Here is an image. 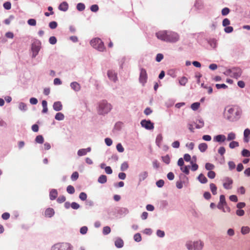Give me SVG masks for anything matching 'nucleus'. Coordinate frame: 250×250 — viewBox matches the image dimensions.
<instances>
[{
	"mask_svg": "<svg viewBox=\"0 0 250 250\" xmlns=\"http://www.w3.org/2000/svg\"><path fill=\"white\" fill-rule=\"evenodd\" d=\"M242 110L236 106H228L225 108L224 116L226 119L230 122H235L240 119Z\"/></svg>",
	"mask_w": 250,
	"mask_h": 250,
	"instance_id": "1",
	"label": "nucleus"
},
{
	"mask_svg": "<svg viewBox=\"0 0 250 250\" xmlns=\"http://www.w3.org/2000/svg\"><path fill=\"white\" fill-rule=\"evenodd\" d=\"M112 106L105 100H102L99 102L97 105V112L100 115H105L110 111Z\"/></svg>",
	"mask_w": 250,
	"mask_h": 250,
	"instance_id": "2",
	"label": "nucleus"
},
{
	"mask_svg": "<svg viewBox=\"0 0 250 250\" xmlns=\"http://www.w3.org/2000/svg\"><path fill=\"white\" fill-rule=\"evenodd\" d=\"M204 246V243L201 240L188 241L186 243V247L188 250H202Z\"/></svg>",
	"mask_w": 250,
	"mask_h": 250,
	"instance_id": "3",
	"label": "nucleus"
},
{
	"mask_svg": "<svg viewBox=\"0 0 250 250\" xmlns=\"http://www.w3.org/2000/svg\"><path fill=\"white\" fill-rule=\"evenodd\" d=\"M90 44L93 47L100 51H103L105 49L103 42L99 38H95L92 40L90 42Z\"/></svg>",
	"mask_w": 250,
	"mask_h": 250,
	"instance_id": "4",
	"label": "nucleus"
},
{
	"mask_svg": "<svg viewBox=\"0 0 250 250\" xmlns=\"http://www.w3.org/2000/svg\"><path fill=\"white\" fill-rule=\"evenodd\" d=\"M72 247L68 243H58L52 247V250H71Z\"/></svg>",
	"mask_w": 250,
	"mask_h": 250,
	"instance_id": "5",
	"label": "nucleus"
},
{
	"mask_svg": "<svg viewBox=\"0 0 250 250\" xmlns=\"http://www.w3.org/2000/svg\"><path fill=\"white\" fill-rule=\"evenodd\" d=\"M179 39L178 34L175 32L168 31L167 32V42H175Z\"/></svg>",
	"mask_w": 250,
	"mask_h": 250,
	"instance_id": "6",
	"label": "nucleus"
},
{
	"mask_svg": "<svg viewBox=\"0 0 250 250\" xmlns=\"http://www.w3.org/2000/svg\"><path fill=\"white\" fill-rule=\"evenodd\" d=\"M147 80V75L146 69L143 68H140V73L139 76V82L143 85L146 83Z\"/></svg>",
	"mask_w": 250,
	"mask_h": 250,
	"instance_id": "7",
	"label": "nucleus"
},
{
	"mask_svg": "<svg viewBox=\"0 0 250 250\" xmlns=\"http://www.w3.org/2000/svg\"><path fill=\"white\" fill-rule=\"evenodd\" d=\"M227 202L225 199V196L224 195H221L220 196V201L217 206V208L221 210L223 212H226V210L224 208L226 205Z\"/></svg>",
	"mask_w": 250,
	"mask_h": 250,
	"instance_id": "8",
	"label": "nucleus"
},
{
	"mask_svg": "<svg viewBox=\"0 0 250 250\" xmlns=\"http://www.w3.org/2000/svg\"><path fill=\"white\" fill-rule=\"evenodd\" d=\"M168 31H159L156 33L157 38L161 41L167 42Z\"/></svg>",
	"mask_w": 250,
	"mask_h": 250,
	"instance_id": "9",
	"label": "nucleus"
},
{
	"mask_svg": "<svg viewBox=\"0 0 250 250\" xmlns=\"http://www.w3.org/2000/svg\"><path fill=\"white\" fill-rule=\"evenodd\" d=\"M242 71L239 67H233L231 68V77L237 79L242 75Z\"/></svg>",
	"mask_w": 250,
	"mask_h": 250,
	"instance_id": "10",
	"label": "nucleus"
},
{
	"mask_svg": "<svg viewBox=\"0 0 250 250\" xmlns=\"http://www.w3.org/2000/svg\"><path fill=\"white\" fill-rule=\"evenodd\" d=\"M141 125L146 129L151 130L154 128L153 124L149 120H143L141 121Z\"/></svg>",
	"mask_w": 250,
	"mask_h": 250,
	"instance_id": "11",
	"label": "nucleus"
},
{
	"mask_svg": "<svg viewBox=\"0 0 250 250\" xmlns=\"http://www.w3.org/2000/svg\"><path fill=\"white\" fill-rule=\"evenodd\" d=\"M31 50L32 51V58H35L38 55L40 50V46L39 43H34L32 44Z\"/></svg>",
	"mask_w": 250,
	"mask_h": 250,
	"instance_id": "12",
	"label": "nucleus"
},
{
	"mask_svg": "<svg viewBox=\"0 0 250 250\" xmlns=\"http://www.w3.org/2000/svg\"><path fill=\"white\" fill-rule=\"evenodd\" d=\"M233 183L232 180L229 177H226L224 179L223 187L225 189H231L232 187L231 185Z\"/></svg>",
	"mask_w": 250,
	"mask_h": 250,
	"instance_id": "13",
	"label": "nucleus"
},
{
	"mask_svg": "<svg viewBox=\"0 0 250 250\" xmlns=\"http://www.w3.org/2000/svg\"><path fill=\"white\" fill-rule=\"evenodd\" d=\"M107 76L108 78L111 80L115 82L117 80V74L112 70H108L107 72Z\"/></svg>",
	"mask_w": 250,
	"mask_h": 250,
	"instance_id": "14",
	"label": "nucleus"
},
{
	"mask_svg": "<svg viewBox=\"0 0 250 250\" xmlns=\"http://www.w3.org/2000/svg\"><path fill=\"white\" fill-rule=\"evenodd\" d=\"M91 147H89L86 148L80 149L78 151V155L79 156H82L85 155L87 152L91 151Z\"/></svg>",
	"mask_w": 250,
	"mask_h": 250,
	"instance_id": "15",
	"label": "nucleus"
},
{
	"mask_svg": "<svg viewBox=\"0 0 250 250\" xmlns=\"http://www.w3.org/2000/svg\"><path fill=\"white\" fill-rule=\"evenodd\" d=\"M226 140V137L225 135L223 134H220L216 135L213 138L214 141L218 142V143H222L224 142Z\"/></svg>",
	"mask_w": 250,
	"mask_h": 250,
	"instance_id": "16",
	"label": "nucleus"
},
{
	"mask_svg": "<svg viewBox=\"0 0 250 250\" xmlns=\"http://www.w3.org/2000/svg\"><path fill=\"white\" fill-rule=\"evenodd\" d=\"M70 86L75 91H79L81 89L80 84L76 82L71 83Z\"/></svg>",
	"mask_w": 250,
	"mask_h": 250,
	"instance_id": "17",
	"label": "nucleus"
},
{
	"mask_svg": "<svg viewBox=\"0 0 250 250\" xmlns=\"http://www.w3.org/2000/svg\"><path fill=\"white\" fill-rule=\"evenodd\" d=\"M53 107L55 111H58L62 109V105L60 102H56L54 103Z\"/></svg>",
	"mask_w": 250,
	"mask_h": 250,
	"instance_id": "18",
	"label": "nucleus"
},
{
	"mask_svg": "<svg viewBox=\"0 0 250 250\" xmlns=\"http://www.w3.org/2000/svg\"><path fill=\"white\" fill-rule=\"evenodd\" d=\"M68 8V4L65 1L62 2V3H61L59 6V10L62 11H67Z\"/></svg>",
	"mask_w": 250,
	"mask_h": 250,
	"instance_id": "19",
	"label": "nucleus"
},
{
	"mask_svg": "<svg viewBox=\"0 0 250 250\" xmlns=\"http://www.w3.org/2000/svg\"><path fill=\"white\" fill-rule=\"evenodd\" d=\"M44 214L46 217H51L54 214V209L51 208L46 209L45 211Z\"/></svg>",
	"mask_w": 250,
	"mask_h": 250,
	"instance_id": "20",
	"label": "nucleus"
},
{
	"mask_svg": "<svg viewBox=\"0 0 250 250\" xmlns=\"http://www.w3.org/2000/svg\"><path fill=\"white\" fill-rule=\"evenodd\" d=\"M250 134V130L249 128H247L244 130V140L245 142H248L249 141V136Z\"/></svg>",
	"mask_w": 250,
	"mask_h": 250,
	"instance_id": "21",
	"label": "nucleus"
},
{
	"mask_svg": "<svg viewBox=\"0 0 250 250\" xmlns=\"http://www.w3.org/2000/svg\"><path fill=\"white\" fill-rule=\"evenodd\" d=\"M58 192L56 189H52L50 192V199L51 200H54L57 196Z\"/></svg>",
	"mask_w": 250,
	"mask_h": 250,
	"instance_id": "22",
	"label": "nucleus"
},
{
	"mask_svg": "<svg viewBox=\"0 0 250 250\" xmlns=\"http://www.w3.org/2000/svg\"><path fill=\"white\" fill-rule=\"evenodd\" d=\"M115 246L119 248H121L123 247L124 242L121 238H118L115 242Z\"/></svg>",
	"mask_w": 250,
	"mask_h": 250,
	"instance_id": "23",
	"label": "nucleus"
},
{
	"mask_svg": "<svg viewBox=\"0 0 250 250\" xmlns=\"http://www.w3.org/2000/svg\"><path fill=\"white\" fill-rule=\"evenodd\" d=\"M198 179L201 183L203 184L206 183L208 182L207 178L203 174H200L199 175Z\"/></svg>",
	"mask_w": 250,
	"mask_h": 250,
	"instance_id": "24",
	"label": "nucleus"
},
{
	"mask_svg": "<svg viewBox=\"0 0 250 250\" xmlns=\"http://www.w3.org/2000/svg\"><path fill=\"white\" fill-rule=\"evenodd\" d=\"M188 80L186 77H182L179 80V83L181 85L185 86L188 83Z\"/></svg>",
	"mask_w": 250,
	"mask_h": 250,
	"instance_id": "25",
	"label": "nucleus"
},
{
	"mask_svg": "<svg viewBox=\"0 0 250 250\" xmlns=\"http://www.w3.org/2000/svg\"><path fill=\"white\" fill-rule=\"evenodd\" d=\"M98 181L100 183L104 184L107 181V177L104 175H102L99 177Z\"/></svg>",
	"mask_w": 250,
	"mask_h": 250,
	"instance_id": "26",
	"label": "nucleus"
},
{
	"mask_svg": "<svg viewBox=\"0 0 250 250\" xmlns=\"http://www.w3.org/2000/svg\"><path fill=\"white\" fill-rule=\"evenodd\" d=\"M236 138V134L234 132H230L228 134L227 140L228 141H233Z\"/></svg>",
	"mask_w": 250,
	"mask_h": 250,
	"instance_id": "27",
	"label": "nucleus"
},
{
	"mask_svg": "<svg viewBox=\"0 0 250 250\" xmlns=\"http://www.w3.org/2000/svg\"><path fill=\"white\" fill-rule=\"evenodd\" d=\"M198 148L201 152H203L207 150L208 145L206 143H201L199 145Z\"/></svg>",
	"mask_w": 250,
	"mask_h": 250,
	"instance_id": "28",
	"label": "nucleus"
},
{
	"mask_svg": "<svg viewBox=\"0 0 250 250\" xmlns=\"http://www.w3.org/2000/svg\"><path fill=\"white\" fill-rule=\"evenodd\" d=\"M250 231V228L248 226H243L241 228V232L245 235L249 233Z\"/></svg>",
	"mask_w": 250,
	"mask_h": 250,
	"instance_id": "29",
	"label": "nucleus"
},
{
	"mask_svg": "<svg viewBox=\"0 0 250 250\" xmlns=\"http://www.w3.org/2000/svg\"><path fill=\"white\" fill-rule=\"evenodd\" d=\"M147 172L146 171L141 172L139 176L140 181L144 180L147 177Z\"/></svg>",
	"mask_w": 250,
	"mask_h": 250,
	"instance_id": "30",
	"label": "nucleus"
},
{
	"mask_svg": "<svg viewBox=\"0 0 250 250\" xmlns=\"http://www.w3.org/2000/svg\"><path fill=\"white\" fill-rule=\"evenodd\" d=\"M55 118L57 120L62 121L64 119V116L62 113L59 112L56 114Z\"/></svg>",
	"mask_w": 250,
	"mask_h": 250,
	"instance_id": "31",
	"label": "nucleus"
},
{
	"mask_svg": "<svg viewBox=\"0 0 250 250\" xmlns=\"http://www.w3.org/2000/svg\"><path fill=\"white\" fill-rule=\"evenodd\" d=\"M42 105L43 107V109L42 110V112L43 113H46L48 111L47 102L45 100L42 101Z\"/></svg>",
	"mask_w": 250,
	"mask_h": 250,
	"instance_id": "32",
	"label": "nucleus"
},
{
	"mask_svg": "<svg viewBox=\"0 0 250 250\" xmlns=\"http://www.w3.org/2000/svg\"><path fill=\"white\" fill-rule=\"evenodd\" d=\"M210 188L213 195L217 194V187L214 184L211 183L210 184Z\"/></svg>",
	"mask_w": 250,
	"mask_h": 250,
	"instance_id": "33",
	"label": "nucleus"
},
{
	"mask_svg": "<svg viewBox=\"0 0 250 250\" xmlns=\"http://www.w3.org/2000/svg\"><path fill=\"white\" fill-rule=\"evenodd\" d=\"M162 140H163V137L161 134H159L157 136V138L156 139V143L159 147H160L161 146Z\"/></svg>",
	"mask_w": 250,
	"mask_h": 250,
	"instance_id": "34",
	"label": "nucleus"
},
{
	"mask_svg": "<svg viewBox=\"0 0 250 250\" xmlns=\"http://www.w3.org/2000/svg\"><path fill=\"white\" fill-rule=\"evenodd\" d=\"M35 141L37 143L42 144L44 142L43 137L42 135H38L36 137Z\"/></svg>",
	"mask_w": 250,
	"mask_h": 250,
	"instance_id": "35",
	"label": "nucleus"
},
{
	"mask_svg": "<svg viewBox=\"0 0 250 250\" xmlns=\"http://www.w3.org/2000/svg\"><path fill=\"white\" fill-rule=\"evenodd\" d=\"M85 5L83 3H79L77 5V9L79 11H82L85 9Z\"/></svg>",
	"mask_w": 250,
	"mask_h": 250,
	"instance_id": "36",
	"label": "nucleus"
},
{
	"mask_svg": "<svg viewBox=\"0 0 250 250\" xmlns=\"http://www.w3.org/2000/svg\"><path fill=\"white\" fill-rule=\"evenodd\" d=\"M239 146L238 142L236 141H232L229 144V147L232 149Z\"/></svg>",
	"mask_w": 250,
	"mask_h": 250,
	"instance_id": "37",
	"label": "nucleus"
},
{
	"mask_svg": "<svg viewBox=\"0 0 250 250\" xmlns=\"http://www.w3.org/2000/svg\"><path fill=\"white\" fill-rule=\"evenodd\" d=\"M205 168L207 170L210 171V170H211L212 169H214V166L211 163H207L206 164Z\"/></svg>",
	"mask_w": 250,
	"mask_h": 250,
	"instance_id": "38",
	"label": "nucleus"
},
{
	"mask_svg": "<svg viewBox=\"0 0 250 250\" xmlns=\"http://www.w3.org/2000/svg\"><path fill=\"white\" fill-rule=\"evenodd\" d=\"M190 166H185L181 167V170L185 174H189V168Z\"/></svg>",
	"mask_w": 250,
	"mask_h": 250,
	"instance_id": "39",
	"label": "nucleus"
},
{
	"mask_svg": "<svg viewBox=\"0 0 250 250\" xmlns=\"http://www.w3.org/2000/svg\"><path fill=\"white\" fill-rule=\"evenodd\" d=\"M200 106L199 103H194L191 105V108L193 110H196L198 109Z\"/></svg>",
	"mask_w": 250,
	"mask_h": 250,
	"instance_id": "40",
	"label": "nucleus"
},
{
	"mask_svg": "<svg viewBox=\"0 0 250 250\" xmlns=\"http://www.w3.org/2000/svg\"><path fill=\"white\" fill-rule=\"evenodd\" d=\"M242 155L244 157H250V151L247 149H244L242 151Z\"/></svg>",
	"mask_w": 250,
	"mask_h": 250,
	"instance_id": "41",
	"label": "nucleus"
},
{
	"mask_svg": "<svg viewBox=\"0 0 250 250\" xmlns=\"http://www.w3.org/2000/svg\"><path fill=\"white\" fill-rule=\"evenodd\" d=\"M162 158L163 162H165L166 164H168L170 163V159L168 155L162 157Z\"/></svg>",
	"mask_w": 250,
	"mask_h": 250,
	"instance_id": "42",
	"label": "nucleus"
},
{
	"mask_svg": "<svg viewBox=\"0 0 250 250\" xmlns=\"http://www.w3.org/2000/svg\"><path fill=\"white\" fill-rule=\"evenodd\" d=\"M79 177V173L78 172H74L72 173L71 176V179L72 181H76Z\"/></svg>",
	"mask_w": 250,
	"mask_h": 250,
	"instance_id": "43",
	"label": "nucleus"
},
{
	"mask_svg": "<svg viewBox=\"0 0 250 250\" xmlns=\"http://www.w3.org/2000/svg\"><path fill=\"white\" fill-rule=\"evenodd\" d=\"M67 191L70 194H73L75 192V189L73 186L69 185L67 187Z\"/></svg>",
	"mask_w": 250,
	"mask_h": 250,
	"instance_id": "44",
	"label": "nucleus"
},
{
	"mask_svg": "<svg viewBox=\"0 0 250 250\" xmlns=\"http://www.w3.org/2000/svg\"><path fill=\"white\" fill-rule=\"evenodd\" d=\"M134 239L136 242H140L142 240V237L140 233H136L134 235Z\"/></svg>",
	"mask_w": 250,
	"mask_h": 250,
	"instance_id": "45",
	"label": "nucleus"
},
{
	"mask_svg": "<svg viewBox=\"0 0 250 250\" xmlns=\"http://www.w3.org/2000/svg\"><path fill=\"white\" fill-rule=\"evenodd\" d=\"M225 152L226 149L224 146L220 147L218 150V153L220 154L221 156H223L224 154L225 153Z\"/></svg>",
	"mask_w": 250,
	"mask_h": 250,
	"instance_id": "46",
	"label": "nucleus"
},
{
	"mask_svg": "<svg viewBox=\"0 0 250 250\" xmlns=\"http://www.w3.org/2000/svg\"><path fill=\"white\" fill-rule=\"evenodd\" d=\"M128 167V164L126 162L123 163L121 166V170L122 171L126 170Z\"/></svg>",
	"mask_w": 250,
	"mask_h": 250,
	"instance_id": "47",
	"label": "nucleus"
},
{
	"mask_svg": "<svg viewBox=\"0 0 250 250\" xmlns=\"http://www.w3.org/2000/svg\"><path fill=\"white\" fill-rule=\"evenodd\" d=\"M111 231V229L110 227H104L103 229V233L105 235L109 234Z\"/></svg>",
	"mask_w": 250,
	"mask_h": 250,
	"instance_id": "48",
	"label": "nucleus"
},
{
	"mask_svg": "<svg viewBox=\"0 0 250 250\" xmlns=\"http://www.w3.org/2000/svg\"><path fill=\"white\" fill-rule=\"evenodd\" d=\"M79 198L81 200L85 201L87 198V195L84 192H81L79 195Z\"/></svg>",
	"mask_w": 250,
	"mask_h": 250,
	"instance_id": "49",
	"label": "nucleus"
},
{
	"mask_svg": "<svg viewBox=\"0 0 250 250\" xmlns=\"http://www.w3.org/2000/svg\"><path fill=\"white\" fill-rule=\"evenodd\" d=\"M19 108L21 110L25 111L27 109V106L25 104L23 103H21L19 104Z\"/></svg>",
	"mask_w": 250,
	"mask_h": 250,
	"instance_id": "50",
	"label": "nucleus"
},
{
	"mask_svg": "<svg viewBox=\"0 0 250 250\" xmlns=\"http://www.w3.org/2000/svg\"><path fill=\"white\" fill-rule=\"evenodd\" d=\"M204 125V123L203 121L201 120H199L198 121V123L196 124V127L197 128H202Z\"/></svg>",
	"mask_w": 250,
	"mask_h": 250,
	"instance_id": "51",
	"label": "nucleus"
},
{
	"mask_svg": "<svg viewBox=\"0 0 250 250\" xmlns=\"http://www.w3.org/2000/svg\"><path fill=\"white\" fill-rule=\"evenodd\" d=\"M4 8L6 10H9L11 8V4L10 2L7 1L3 4Z\"/></svg>",
	"mask_w": 250,
	"mask_h": 250,
	"instance_id": "52",
	"label": "nucleus"
},
{
	"mask_svg": "<svg viewBox=\"0 0 250 250\" xmlns=\"http://www.w3.org/2000/svg\"><path fill=\"white\" fill-rule=\"evenodd\" d=\"M215 173L212 170L209 171L208 173V176L210 179L214 178L215 177Z\"/></svg>",
	"mask_w": 250,
	"mask_h": 250,
	"instance_id": "53",
	"label": "nucleus"
},
{
	"mask_svg": "<svg viewBox=\"0 0 250 250\" xmlns=\"http://www.w3.org/2000/svg\"><path fill=\"white\" fill-rule=\"evenodd\" d=\"M90 10L94 12H96L99 10L98 5L97 4H93L90 7Z\"/></svg>",
	"mask_w": 250,
	"mask_h": 250,
	"instance_id": "54",
	"label": "nucleus"
},
{
	"mask_svg": "<svg viewBox=\"0 0 250 250\" xmlns=\"http://www.w3.org/2000/svg\"><path fill=\"white\" fill-rule=\"evenodd\" d=\"M116 148L117 150L120 152H123L124 151V148L121 144H118L116 146Z\"/></svg>",
	"mask_w": 250,
	"mask_h": 250,
	"instance_id": "55",
	"label": "nucleus"
},
{
	"mask_svg": "<svg viewBox=\"0 0 250 250\" xmlns=\"http://www.w3.org/2000/svg\"><path fill=\"white\" fill-rule=\"evenodd\" d=\"M57 23L56 21H51L49 23V27L51 29H55L57 26Z\"/></svg>",
	"mask_w": 250,
	"mask_h": 250,
	"instance_id": "56",
	"label": "nucleus"
},
{
	"mask_svg": "<svg viewBox=\"0 0 250 250\" xmlns=\"http://www.w3.org/2000/svg\"><path fill=\"white\" fill-rule=\"evenodd\" d=\"M27 23L30 25L35 26L36 24V21L35 19H30L28 20Z\"/></svg>",
	"mask_w": 250,
	"mask_h": 250,
	"instance_id": "57",
	"label": "nucleus"
},
{
	"mask_svg": "<svg viewBox=\"0 0 250 250\" xmlns=\"http://www.w3.org/2000/svg\"><path fill=\"white\" fill-rule=\"evenodd\" d=\"M49 43L51 44H55L57 42V39L56 37L52 36L49 39Z\"/></svg>",
	"mask_w": 250,
	"mask_h": 250,
	"instance_id": "58",
	"label": "nucleus"
},
{
	"mask_svg": "<svg viewBox=\"0 0 250 250\" xmlns=\"http://www.w3.org/2000/svg\"><path fill=\"white\" fill-rule=\"evenodd\" d=\"M229 9L228 8H224L222 10V14L223 16H226L229 13Z\"/></svg>",
	"mask_w": 250,
	"mask_h": 250,
	"instance_id": "59",
	"label": "nucleus"
},
{
	"mask_svg": "<svg viewBox=\"0 0 250 250\" xmlns=\"http://www.w3.org/2000/svg\"><path fill=\"white\" fill-rule=\"evenodd\" d=\"M164 56L162 54H158L156 57V61L158 62H160L163 59Z\"/></svg>",
	"mask_w": 250,
	"mask_h": 250,
	"instance_id": "60",
	"label": "nucleus"
},
{
	"mask_svg": "<svg viewBox=\"0 0 250 250\" xmlns=\"http://www.w3.org/2000/svg\"><path fill=\"white\" fill-rule=\"evenodd\" d=\"M236 214L239 216H242L245 214V211L242 209H238L236 211Z\"/></svg>",
	"mask_w": 250,
	"mask_h": 250,
	"instance_id": "61",
	"label": "nucleus"
},
{
	"mask_svg": "<svg viewBox=\"0 0 250 250\" xmlns=\"http://www.w3.org/2000/svg\"><path fill=\"white\" fill-rule=\"evenodd\" d=\"M104 141L107 146H110L112 144V141L110 138H106L105 139Z\"/></svg>",
	"mask_w": 250,
	"mask_h": 250,
	"instance_id": "62",
	"label": "nucleus"
},
{
	"mask_svg": "<svg viewBox=\"0 0 250 250\" xmlns=\"http://www.w3.org/2000/svg\"><path fill=\"white\" fill-rule=\"evenodd\" d=\"M228 165H229V168L230 170L233 169L235 167V164L232 161H229L228 163Z\"/></svg>",
	"mask_w": 250,
	"mask_h": 250,
	"instance_id": "63",
	"label": "nucleus"
},
{
	"mask_svg": "<svg viewBox=\"0 0 250 250\" xmlns=\"http://www.w3.org/2000/svg\"><path fill=\"white\" fill-rule=\"evenodd\" d=\"M164 185V181L163 180H159L156 182V185L159 188H162Z\"/></svg>",
	"mask_w": 250,
	"mask_h": 250,
	"instance_id": "64",
	"label": "nucleus"
}]
</instances>
